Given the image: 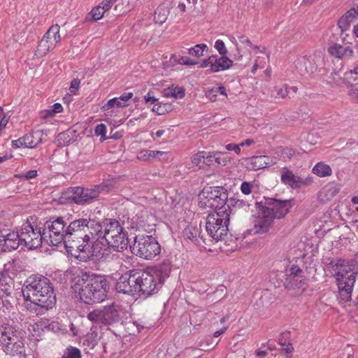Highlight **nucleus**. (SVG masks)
<instances>
[{
  "instance_id": "f257e3e1",
  "label": "nucleus",
  "mask_w": 358,
  "mask_h": 358,
  "mask_svg": "<svg viewBox=\"0 0 358 358\" xmlns=\"http://www.w3.org/2000/svg\"><path fill=\"white\" fill-rule=\"evenodd\" d=\"M71 288L78 293L80 301L94 305L107 297L110 282L106 275L80 270L73 273Z\"/></svg>"
},
{
  "instance_id": "f03ea898",
  "label": "nucleus",
  "mask_w": 358,
  "mask_h": 358,
  "mask_svg": "<svg viewBox=\"0 0 358 358\" xmlns=\"http://www.w3.org/2000/svg\"><path fill=\"white\" fill-rule=\"evenodd\" d=\"M25 301H30V308L38 307L45 310L52 308L56 304V294L50 280L41 275L29 276L22 287Z\"/></svg>"
},
{
  "instance_id": "7ed1b4c3",
  "label": "nucleus",
  "mask_w": 358,
  "mask_h": 358,
  "mask_svg": "<svg viewBox=\"0 0 358 358\" xmlns=\"http://www.w3.org/2000/svg\"><path fill=\"white\" fill-rule=\"evenodd\" d=\"M109 189V185L105 183L95 185L93 188L71 187L62 192L58 199V203L59 204L76 203L77 205L91 203L99 199L101 192H108Z\"/></svg>"
},
{
  "instance_id": "20e7f679",
  "label": "nucleus",
  "mask_w": 358,
  "mask_h": 358,
  "mask_svg": "<svg viewBox=\"0 0 358 358\" xmlns=\"http://www.w3.org/2000/svg\"><path fill=\"white\" fill-rule=\"evenodd\" d=\"M129 248L133 255L145 259H152L161 252V246L152 236H136Z\"/></svg>"
},
{
  "instance_id": "39448f33",
  "label": "nucleus",
  "mask_w": 358,
  "mask_h": 358,
  "mask_svg": "<svg viewBox=\"0 0 358 358\" xmlns=\"http://www.w3.org/2000/svg\"><path fill=\"white\" fill-rule=\"evenodd\" d=\"M255 205L262 208L263 212L269 213L273 219L281 220L289 213L294 205V199H278L276 198L264 197V201H256Z\"/></svg>"
},
{
  "instance_id": "423d86ee",
  "label": "nucleus",
  "mask_w": 358,
  "mask_h": 358,
  "mask_svg": "<svg viewBox=\"0 0 358 358\" xmlns=\"http://www.w3.org/2000/svg\"><path fill=\"white\" fill-rule=\"evenodd\" d=\"M124 313L120 306L113 303L106 306L101 310H94L87 315L92 322L104 325H113L122 323Z\"/></svg>"
},
{
  "instance_id": "0eeeda50",
  "label": "nucleus",
  "mask_w": 358,
  "mask_h": 358,
  "mask_svg": "<svg viewBox=\"0 0 358 358\" xmlns=\"http://www.w3.org/2000/svg\"><path fill=\"white\" fill-rule=\"evenodd\" d=\"M69 221V217H51L43 224V231L45 234L48 233L50 243L48 240H46V242L49 245L58 246L63 242Z\"/></svg>"
},
{
  "instance_id": "6e6552de",
  "label": "nucleus",
  "mask_w": 358,
  "mask_h": 358,
  "mask_svg": "<svg viewBox=\"0 0 358 358\" xmlns=\"http://www.w3.org/2000/svg\"><path fill=\"white\" fill-rule=\"evenodd\" d=\"M357 273H350V277L336 278L337 285L338 288V299L340 303H346L350 308V311H355L357 313V305L355 301L358 296V293L352 299V292L354 289Z\"/></svg>"
},
{
  "instance_id": "1a4fd4ad",
  "label": "nucleus",
  "mask_w": 358,
  "mask_h": 358,
  "mask_svg": "<svg viewBox=\"0 0 358 358\" xmlns=\"http://www.w3.org/2000/svg\"><path fill=\"white\" fill-rule=\"evenodd\" d=\"M0 343L3 345V351L6 355L14 357L24 352L23 342L10 327H0Z\"/></svg>"
},
{
  "instance_id": "9d476101",
  "label": "nucleus",
  "mask_w": 358,
  "mask_h": 358,
  "mask_svg": "<svg viewBox=\"0 0 358 358\" xmlns=\"http://www.w3.org/2000/svg\"><path fill=\"white\" fill-rule=\"evenodd\" d=\"M137 296L146 299L158 292L162 285L156 275L152 273L138 271Z\"/></svg>"
},
{
  "instance_id": "9b49d317",
  "label": "nucleus",
  "mask_w": 358,
  "mask_h": 358,
  "mask_svg": "<svg viewBox=\"0 0 358 358\" xmlns=\"http://www.w3.org/2000/svg\"><path fill=\"white\" fill-rule=\"evenodd\" d=\"M217 215H208L206 222V229L208 235L216 241H231V235L229 237L228 225L229 218L222 220L217 218Z\"/></svg>"
},
{
  "instance_id": "f8f14e48",
  "label": "nucleus",
  "mask_w": 358,
  "mask_h": 358,
  "mask_svg": "<svg viewBox=\"0 0 358 358\" xmlns=\"http://www.w3.org/2000/svg\"><path fill=\"white\" fill-rule=\"evenodd\" d=\"M138 269L129 270L122 274L115 283V289L118 293L137 296Z\"/></svg>"
},
{
  "instance_id": "ddd939ff",
  "label": "nucleus",
  "mask_w": 358,
  "mask_h": 358,
  "mask_svg": "<svg viewBox=\"0 0 358 358\" xmlns=\"http://www.w3.org/2000/svg\"><path fill=\"white\" fill-rule=\"evenodd\" d=\"M22 241H24V246L29 250H34L41 246L42 241H46L48 237L43 231V227H38L36 226V229L31 231V233L24 232L22 233Z\"/></svg>"
},
{
  "instance_id": "4468645a",
  "label": "nucleus",
  "mask_w": 358,
  "mask_h": 358,
  "mask_svg": "<svg viewBox=\"0 0 358 358\" xmlns=\"http://www.w3.org/2000/svg\"><path fill=\"white\" fill-rule=\"evenodd\" d=\"M88 224L85 227V240L90 242V240L96 242L99 239H102L103 236V220L98 221L95 219H87Z\"/></svg>"
},
{
  "instance_id": "2eb2a0df",
  "label": "nucleus",
  "mask_w": 358,
  "mask_h": 358,
  "mask_svg": "<svg viewBox=\"0 0 358 358\" xmlns=\"http://www.w3.org/2000/svg\"><path fill=\"white\" fill-rule=\"evenodd\" d=\"M103 236L102 239L105 241V243H109V241L114 237L116 234L119 231H122L124 229L120 224L119 221L115 219L105 218L103 219Z\"/></svg>"
},
{
  "instance_id": "dca6fc26",
  "label": "nucleus",
  "mask_w": 358,
  "mask_h": 358,
  "mask_svg": "<svg viewBox=\"0 0 358 358\" xmlns=\"http://www.w3.org/2000/svg\"><path fill=\"white\" fill-rule=\"evenodd\" d=\"M82 240L79 243L76 244L77 247L69 248L71 250L69 252H71L73 250H76V252L78 254H75L74 256L76 258L78 259L80 261L87 262L88 259L92 257V249L93 247H95L93 244L92 241L90 240V242L85 240V238Z\"/></svg>"
},
{
  "instance_id": "f3484780",
  "label": "nucleus",
  "mask_w": 358,
  "mask_h": 358,
  "mask_svg": "<svg viewBox=\"0 0 358 358\" xmlns=\"http://www.w3.org/2000/svg\"><path fill=\"white\" fill-rule=\"evenodd\" d=\"M256 209L259 214L262 215V217L255 224V233L257 234H265L267 233L272 224H273V217L262 210V208L259 207L258 205H255Z\"/></svg>"
},
{
  "instance_id": "a211bd4d",
  "label": "nucleus",
  "mask_w": 358,
  "mask_h": 358,
  "mask_svg": "<svg viewBox=\"0 0 358 358\" xmlns=\"http://www.w3.org/2000/svg\"><path fill=\"white\" fill-rule=\"evenodd\" d=\"M281 181L283 184L292 189L299 188L306 184V181L303 178L296 176L293 172L287 167L282 169Z\"/></svg>"
},
{
  "instance_id": "6ab92c4d",
  "label": "nucleus",
  "mask_w": 358,
  "mask_h": 358,
  "mask_svg": "<svg viewBox=\"0 0 358 358\" xmlns=\"http://www.w3.org/2000/svg\"><path fill=\"white\" fill-rule=\"evenodd\" d=\"M129 243L128 233L122 229V231L116 234L106 245L108 248H113L115 251H122L127 248Z\"/></svg>"
},
{
  "instance_id": "aec40b11",
  "label": "nucleus",
  "mask_w": 358,
  "mask_h": 358,
  "mask_svg": "<svg viewBox=\"0 0 358 358\" xmlns=\"http://www.w3.org/2000/svg\"><path fill=\"white\" fill-rule=\"evenodd\" d=\"M65 231L66 233L64 234L65 236H64V239L63 243L67 252L71 250L69 248L77 247L76 244L82 241V240L84 239V236L85 237V234L79 231H70L69 229H66Z\"/></svg>"
},
{
  "instance_id": "412c9836",
  "label": "nucleus",
  "mask_w": 358,
  "mask_h": 358,
  "mask_svg": "<svg viewBox=\"0 0 358 358\" xmlns=\"http://www.w3.org/2000/svg\"><path fill=\"white\" fill-rule=\"evenodd\" d=\"M234 61L229 58L227 55H220L217 57L215 55V59L212 64L210 71L213 73H217L222 71L227 70L234 66Z\"/></svg>"
},
{
  "instance_id": "4be33fe9",
  "label": "nucleus",
  "mask_w": 358,
  "mask_h": 358,
  "mask_svg": "<svg viewBox=\"0 0 358 358\" xmlns=\"http://www.w3.org/2000/svg\"><path fill=\"white\" fill-rule=\"evenodd\" d=\"M77 139L76 131L69 129L63 132L59 133L57 136V142L58 147L68 145Z\"/></svg>"
},
{
  "instance_id": "5701e85b",
  "label": "nucleus",
  "mask_w": 358,
  "mask_h": 358,
  "mask_svg": "<svg viewBox=\"0 0 358 358\" xmlns=\"http://www.w3.org/2000/svg\"><path fill=\"white\" fill-rule=\"evenodd\" d=\"M357 18L358 17L354 8L350 9L341 16L338 21V26L341 29V34L349 29L350 23Z\"/></svg>"
},
{
  "instance_id": "b1692460",
  "label": "nucleus",
  "mask_w": 358,
  "mask_h": 358,
  "mask_svg": "<svg viewBox=\"0 0 358 358\" xmlns=\"http://www.w3.org/2000/svg\"><path fill=\"white\" fill-rule=\"evenodd\" d=\"M270 159L265 155L253 156L250 159L248 169L257 171L264 169L270 165Z\"/></svg>"
},
{
  "instance_id": "393cba45",
  "label": "nucleus",
  "mask_w": 358,
  "mask_h": 358,
  "mask_svg": "<svg viewBox=\"0 0 358 358\" xmlns=\"http://www.w3.org/2000/svg\"><path fill=\"white\" fill-rule=\"evenodd\" d=\"M59 41V26H58V24H55L52 25L45 33V34L41 39L39 45H45L44 43L48 42H50L52 44H53V42L58 43Z\"/></svg>"
},
{
  "instance_id": "a878e982",
  "label": "nucleus",
  "mask_w": 358,
  "mask_h": 358,
  "mask_svg": "<svg viewBox=\"0 0 358 358\" xmlns=\"http://www.w3.org/2000/svg\"><path fill=\"white\" fill-rule=\"evenodd\" d=\"M328 52L330 55L338 58H343L344 56L350 57L353 55V50L350 47H343L337 43L329 47Z\"/></svg>"
},
{
  "instance_id": "bb28decb",
  "label": "nucleus",
  "mask_w": 358,
  "mask_h": 358,
  "mask_svg": "<svg viewBox=\"0 0 358 358\" xmlns=\"http://www.w3.org/2000/svg\"><path fill=\"white\" fill-rule=\"evenodd\" d=\"M156 271L155 275H156L161 281V284L163 285L166 278L169 276L171 271V265L169 260H164L158 266H155Z\"/></svg>"
},
{
  "instance_id": "cd10ccee",
  "label": "nucleus",
  "mask_w": 358,
  "mask_h": 358,
  "mask_svg": "<svg viewBox=\"0 0 358 358\" xmlns=\"http://www.w3.org/2000/svg\"><path fill=\"white\" fill-rule=\"evenodd\" d=\"M43 131L37 130L36 131L30 132L24 136L25 140L26 148H36L39 143H42Z\"/></svg>"
},
{
  "instance_id": "c85d7f7f",
  "label": "nucleus",
  "mask_w": 358,
  "mask_h": 358,
  "mask_svg": "<svg viewBox=\"0 0 358 358\" xmlns=\"http://www.w3.org/2000/svg\"><path fill=\"white\" fill-rule=\"evenodd\" d=\"M169 15V8L166 3H161L154 13V21L155 23L162 24L167 20Z\"/></svg>"
},
{
  "instance_id": "c756f323",
  "label": "nucleus",
  "mask_w": 358,
  "mask_h": 358,
  "mask_svg": "<svg viewBox=\"0 0 358 358\" xmlns=\"http://www.w3.org/2000/svg\"><path fill=\"white\" fill-rule=\"evenodd\" d=\"M307 279L306 277H301L300 278L294 277H287L284 283L285 288L288 289H301L304 290Z\"/></svg>"
},
{
  "instance_id": "7c9ffc66",
  "label": "nucleus",
  "mask_w": 358,
  "mask_h": 358,
  "mask_svg": "<svg viewBox=\"0 0 358 358\" xmlns=\"http://www.w3.org/2000/svg\"><path fill=\"white\" fill-rule=\"evenodd\" d=\"M339 262L338 266H336V267L338 268L337 273L335 274L336 278H341V275H343L342 277H350V273H355L352 271L354 267L353 264L343 259H339Z\"/></svg>"
},
{
  "instance_id": "2f4dec72",
  "label": "nucleus",
  "mask_w": 358,
  "mask_h": 358,
  "mask_svg": "<svg viewBox=\"0 0 358 358\" xmlns=\"http://www.w3.org/2000/svg\"><path fill=\"white\" fill-rule=\"evenodd\" d=\"M228 208H229V213H234L236 209H240V208H244L246 209V208H249L250 206V204L243 200L239 199L237 197H231L229 199L228 201Z\"/></svg>"
},
{
  "instance_id": "473e14b6",
  "label": "nucleus",
  "mask_w": 358,
  "mask_h": 358,
  "mask_svg": "<svg viewBox=\"0 0 358 358\" xmlns=\"http://www.w3.org/2000/svg\"><path fill=\"white\" fill-rule=\"evenodd\" d=\"M105 241L103 239H99L96 242H93L92 245H94L95 247H93L92 249V257L91 259H94V257L98 258V257H103L106 255H108V248H103L102 246L107 245L106 243H104Z\"/></svg>"
},
{
  "instance_id": "72a5a7b5",
  "label": "nucleus",
  "mask_w": 358,
  "mask_h": 358,
  "mask_svg": "<svg viewBox=\"0 0 358 358\" xmlns=\"http://www.w3.org/2000/svg\"><path fill=\"white\" fill-rule=\"evenodd\" d=\"M290 331H286L280 334L278 343L281 345L282 350L286 353H291L294 350L292 344L289 342Z\"/></svg>"
},
{
  "instance_id": "f704fd0d",
  "label": "nucleus",
  "mask_w": 358,
  "mask_h": 358,
  "mask_svg": "<svg viewBox=\"0 0 358 358\" xmlns=\"http://www.w3.org/2000/svg\"><path fill=\"white\" fill-rule=\"evenodd\" d=\"M87 218H79L71 221L69 220L66 229H69L70 231H79L85 234V227L87 226Z\"/></svg>"
},
{
  "instance_id": "c9c22d12",
  "label": "nucleus",
  "mask_w": 358,
  "mask_h": 358,
  "mask_svg": "<svg viewBox=\"0 0 358 358\" xmlns=\"http://www.w3.org/2000/svg\"><path fill=\"white\" fill-rule=\"evenodd\" d=\"M201 229L197 227L188 226L187 227L184 231V236H185L187 238L191 240L194 243H196L198 241L197 237H200L203 239V236L201 234Z\"/></svg>"
},
{
  "instance_id": "e433bc0d",
  "label": "nucleus",
  "mask_w": 358,
  "mask_h": 358,
  "mask_svg": "<svg viewBox=\"0 0 358 358\" xmlns=\"http://www.w3.org/2000/svg\"><path fill=\"white\" fill-rule=\"evenodd\" d=\"M164 154V152L159 151V150H144L140 151L137 154V158L139 160L145 162V161H150L152 159L158 157L159 156H162Z\"/></svg>"
},
{
  "instance_id": "4c0bfd02",
  "label": "nucleus",
  "mask_w": 358,
  "mask_h": 358,
  "mask_svg": "<svg viewBox=\"0 0 358 358\" xmlns=\"http://www.w3.org/2000/svg\"><path fill=\"white\" fill-rule=\"evenodd\" d=\"M331 167L322 162L317 163L313 169V173L320 177L331 176Z\"/></svg>"
},
{
  "instance_id": "58836bf2",
  "label": "nucleus",
  "mask_w": 358,
  "mask_h": 358,
  "mask_svg": "<svg viewBox=\"0 0 358 358\" xmlns=\"http://www.w3.org/2000/svg\"><path fill=\"white\" fill-rule=\"evenodd\" d=\"M229 201L228 194H220V196L215 197L213 200H208V207L211 208H217L218 207H224L227 206Z\"/></svg>"
},
{
  "instance_id": "ea45409f",
  "label": "nucleus",
  "mask_w": 358,
  "mask_h": 358,
  "mask_svg": "<svg viewBox=\"0 0 358 358\" xmlns=\"http://www.w3.org/2000/svg\"><path fill=\"white\" fill-rule=\"evenodd\" d=\"M296 66L300 69L302 73H308L313 72V66L309 59L306 57H302L297 59Z\"/></svg>"
},
{
  "instance_id": "a19ab883",
  "label": "nucleus",
  "mask_w": 358,
  "mask_h": 358,
  "mask_svg": "<svg viewBox=\"0 0 358 358\" xmlns=\"http://www.w3.org/2000/svg\"><path fill=\"white\" fill-rule=\"evenodd\" d=\"M173 110V106L169 103H157L152 108V111L158 115H165Z\"/></svg>"
},
{
  "instance_id": "79ce46f5",
  "label": "nucleus",
  "mask_w": 358,
  "mask_h": 358,
  "mask_svg": "<svg viewBox=\"0 0 358 358\" xmlns=\"http://www.w3.org/2000/svg\"><path fill=\"white\" fill-rule=\"evenodd\" d=\"M13 280L10 278L3 277L0 278V289L7 295L10 296L12 292Z\"/></svg>"
},
{
  "instance_id": "37998d69",
  "label": "nucleus",
  "mask_w": 358,
  "mask_h": 358,
  "mask_svg": "<svg viewBox=\"0 0 358 358\" xmlns=\"http://www.w3.org/2000/svg\"><path fill=\"white\" fill-rule=\"evenodd\" d=\"M205 155H206L205 151H200L194 154L191 158L192 164L200 169H205V165L203 162V160H205Z\"/></svg>"
},
{
  "instance_id": "c03bdc74",
  "label": "nucleus",
  "mask_w": 358,
  "mask_h": 358,
  "mask_svg": "<svg viewBox=\"0 0 358 358\" xmlns=\"http://www.w3.org/2000/svg\"><path fill=\"white\" fill-rule=\"evenodd\" d=\"M165 96H172L174 98H180L182 99L185 96V90L183 87H176L175 88L171 90L169 87L165 90Z\"/></svg>"
},
{
  "instance_id": "a18cd8bd",
  "label": "nucleus",
  "mask_w": 358,
  "mask_h": 358,
  "mask_svg": "<svg viewBox=\"0 0 358 358\" xmlns=\"http://www.w3.org/2000/svg\"><path fill=\"white\" fill-rule=\"evenodd\" d=\"M127 104L122 103L118 100L117 97L110 99L108 102L101 107V110L103 111L108 110L112 108L117 107L122 108L127 106Z\"/></svg>"
},
{
  "instance_id": "49530a36",
  "label": "nucleus",
  "mask_w": 358,
  "mask_h": 358,
  "mask_svg": "<svg viewBox=\"0 0 358 358\" xmlns=\"http://www.w3.org/2000/svg\"><path fill=\"white\" fill-rule=\"evenodd\" d=\"M215 212L213 213H210L208 215H217V218H220L222 220H224V219H227L226 217L229 218V208H228V205L224 206V207H218L217 208H214Z\"/></svg>"
},
{
  "instance_id": "de8ad7c7",
  "label": "nucleus",
  "mask_w": 358,
  "mask_h": 358,
  "mask_svg": "<svg viewBox=\"0 0 358 358\" xmlns=\"http://www.w3.org/2000/svg\"><path fill=\"white\" fill-rule=\"evenodd\" d=\"M81 352L80 350L73 346L68 347L62 358H81Z\"/></svg>"
},
{
  "instance_id": "09e8293b",
  "label": "nucleus",
  "mask_w": 358,
  "mask_h": 358,
  "mask_svg": "<svg viewBox=\"0 0 358 358\" xmlns=\"http://www.w3.org/2000/svg\"><path fill=\"white\" fill-rule=\"evenodd\" d=\"M215 162L217 166H226L229 162V157L227 152H216Z\"/></svg>"
},
{
  "instance_id": "8fccbe9b",
  "label": "nucleus",
  "mask_w": 358,
  "mask_h": 358,
  "mask_svg": "<svg viewBox=\"0 0 358 358\" xmlns=\"http://www.w3.org/2000/svg\"><path fill=\"white\" fill-rule=\"evenodd\" d=\"M106 11L108 10H105L104 8H103V6L101 5H99L96 7L94 8L91 11L93 20L96 21L101 19L103 16L105 12Z\"/></svg>"
},
{
  "instance_id": "3c124183",
  "label": "nucleus",
  "mask_w": 358,
  "mask_h": 358,
  "mask_svg": "<svg viewBox=\"0 0 358 358\" xmlns=\"http://www.w3.org/2000/svg\"><path fill=\"white\" fill-rule=\"evenodd\" d=\"M215 152H206V155H205V160H203L205 165V170L211 166H217L214 160V159H215Z\"/></svg>"
},
{
  "instance_id": "603ef678",
  "label": "nucleus",
  "mask_w": 358,
  "mask_h": 358,
  "mask_svg": "<svg viewBox=\"0 0 358 358\" xmlns=\"http://www.w3.org/2000/svg\"><path fill=\"white\" fill-rule=\"evenodd\" d=\"M94 133L96 136H100L101 141L107 139L108 138L106 136V126L104 124H99L96 125Z\"/></svg>"
},
{
  "instance_id": "864d4df0",
  "label": "nucleus",
  "mask_w": 358,
  "mask_h": 358,
  "mask_svg": "<svg viewBox=\"0 0 358 358\" xmlns=\"http://www.w3.org/2000/svg\"><path fill=\"white\" fill-rule=\"evenodd\" d=\"M3 243L4 245V248H5L4 252H10L13 250H16L19 247V242H17V240L8 241V240L5 239V241Z\"/></svg>"
},
{
  "instance_id": "5fc2aeb1",
  "label": "nucleus",
  "mask_w": 358,
  "mask_h": 358,
  "mask_svg": "<svg viewBox=\"0 0 358 358\" xmlns=\"http://www.w3.org/2000/svg\"><path fill=\"white\" fill-rule=\"evenodd\" d=\"M289 275L288 277H294L300 278L301 277H305L303 271L296 265H292L289 268Z\"/></svg>"
},
{
  "instance_id": "6e6d98bb",
  "label": "nucleus",
  "mask_w": 358,
  "mask_h": 358,
  "mask_svg": "<svg viewBox=\"0 0 358 358\" xmlns=\"http://www.w3.org/2000/svg\"><path fill=\"white\" fill-rule=\"evenodd\" d=\"M215 48L217 50L220 55H227L228 50L224 43L222 40H217L215 43Z\"/></svg>"
},
{
  "instance_id": "4d7b16f0",
  "label": "nucleus",
  "mask_w": 358,
  "mask_h": 358,
  "mask_svg": "<svg viewBox=\"0 0 358 358\" xmlns=\"http://www.w3.org/2000/svg\"><path fill=\"white\" fill-rule=\"evenodd\" d=\"M252 185L250 182H243L241 185V190L244 194H249L251 193Z\"/></svg>"
},
{
  "instance_id": "13d9d810",
  "label": "nucleus",
  "mask_w": 358,
  "mask_h": 358,
  "mask_svg": "<svg viewBox=\"0 0 358 358\" xmlns=\"http://www.w3.org/2000/svg\"><path fill=\"white\" fill-rule=\"evenodd\" d=\"M210 188L212 189L213 191H214V197L220 196V193L222 194H228L227 189L222 186L210 187Z\"/></svg>"
},
{
  "instance_id": "bf43d9fd",
  "label": "nucleus",
  "mask_w": 358,
  "mask_h": 358,
  "mask_svg": "<svg viewBox=\"0 0 358 358\" xmlns=\"http://www.w3.org/2000/svg\"><path fill=\"white\" fill-rule=\"evenodd\" d=\"M215 59V55H213L209 56L207 59H203L200 64V68H206L210 66L211 68L212 64Z\"/></svg>"
},
{
  "instance_id": "052dcab7",
  "label": "nucleus",
  "mask_w": 358,
  "mask_h": 358,
  "mask_svg": "<svg viewBox=\"0 0 358 358\" xmlns=\"http://www.w3.org/2000/svg\"><path fill=\"white\" fill-rule=\"evenodd\" d=\"M80 83V80L78 78H74L72 80L69 87L71 93L76 94V92L78 90Z\"/></svg>"
},
{
  "instance_id": "680f3d73",
  "label": "nucleus",
  "mask_w": 358,
  "mask_h": 358,
  "mask_svg": "<svg viewBox=\"0 0 358 358\" xmlns=\"http://www.w3.org/2000/svg\"><path fill=\"white\" fill-rule=\"evenodd\" d=\"M217 95V93L215 88L208 90L206 93V97L213 102L216 101Z\"/></svg>"
},
{
  "instance_id": "e2e57ef3",
  "label": "nucleus",
  "mask_w": 358,
  "mask_h": 358,
  "mask_svg": "<svg viewBox=\"0 0 358 358\" xmlns=\"http://www.w3.org/2000/svg\"><path fill=\"white\" fill-rule=\"evenodd\" d=\"M144 99L146 103H157L159 101V99L155 98L153 95H152V92H148V94L144 96Z\"/></svg>"
},
{
  "instance_id": "0e129e2a",
  "label": "nucleus",
  "mask_w": 358,
  "mask_h": 358,
  "mask_svg": "<svg viewBox=\"0 0 358 358\" xmlns=\"http://www.w3.org/2000/svg\"><path fill=\"white\" fill-rule=\"evenodd\" d=\"M353 75H358V65L354 68L353 70H351L345 73L346 79H352L353 81L356 82L357 80V78H353Z\"/></svg>"
},
{
  "instance_id": "69168bd1",
  "label": "nucleus",
  "mask_w": 358,
  "mask_h": 358,
  "mask_svg": "<svg viewBox=\"0 0 358 358\" xmlns=\"http://www.w3.org/2000/svg\"><path fill=\"white\" fill-rule=\"evenodd\" d=\"M188 53L194 57H199L203 55L202 50L199 48L196 49V45H194L193 48H191L188 50Z\"/></svg>"
},
{
  "instance_id": "338daca9",
  "label": "nucleus",
  "mask_w": 358,
  "mask_h": 358,
  "mask_svg": "<svg viewBox=\"0 0 358 358\" xmlns=\"http://www.w3.org/2000/svg\"><path fill=\"white\" fill-rule=\"evenodd\" d=\"M55 114H56L55 113H53L52 111V108L48 109V110H42L41 112V118L43 120H46L49 117H54L55 115Z\"/></svg>"
},
{
  "instance_id": "774afa93",
  "label": "nucleus",
  "mask_w": 358,
  "mask_h": 358,
  "mask_svg": "<svg viewBox=\"0 0 358 358\" xmlns=\"http://www.w3.org/2000/svg\"><path fill=\"white\" fill-rule=\"evenodd\" d=\"M240 144L229 143L226 145L227 150H234L236 154L241 153Z\"/></svg>"
}]
</instances>
